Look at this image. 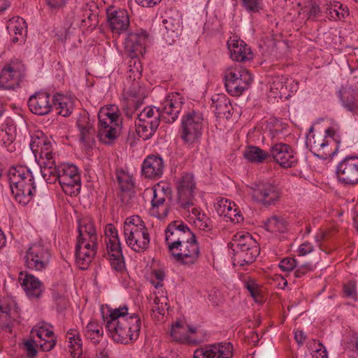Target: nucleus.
<instances>
[{
	"mask_svg": "<svg viewBox=\"0 0 358 358\" xmlns=\"http://www.w3.org/2000/svg\"><path fill=\"white\" fill-rule=\"evenodd\" d=\"M127 306L108 308L102 311V317L109 336L117 343L127 344L136 341L140 334L141 321L136 314H129Z\"/></svg>",
	"mask_w": 358,
	"mask_h": 358,
	"instance_id": "obj_1",
	"label": "nucleus"
},
{
	"mask_svg": "<svg viewBox=\"0 0 358 358\" xmlns=\"http://www.w3.org/2000/svg\"><path fill=\"white\" fill-rule=\"evenodd\" d=\"M12 194L16 201L27 203L36 192L34 178L32 172L26 166L11 167L8 172Z\"/></svg>",
	"mask_w": 358,
	"mask_h": 358,
	"instance_id": "obj_2",
	"label": "nucleus"
},
{
	"mask_svg": "<svg viewBox=\"0 0 358 358\" xmlns=\"http://www.w3.org/2000/svg\"><path fill=\"white\" fill-rule=\"evenodd\" d=\"M231 245L234 266H243L252 264L259 254V245L249 233H236Z\"/></svg>",
	"mask_w": 358,
	"mask_h": 358,
	"instance_id": "obj_3",
	"label": "nucleus"
},
{
	"mask_svg": "<svg viewBox=\"0 0 358 358\" xmlns=\"http://www.w3.org/2000/svg\"><path fill=\"white\" fill-rule=\"evenodd\" d=\"M126 243L134 251L143 252L148 248L150 235L148 229L139 216L126 219L124 224Z\"/></svg>",
	"mask_w": 358,
	"mask_h": 358,
	"instance_id": "obj_4",
	"label": "nucleus"
},
{
	"mask_svg": "<svg viewBox=\"0 0 358 358\" xmlns=\"http://www.w3.org/2000/svg\"><path fill=\"white\" fill-rule=\"evenodd\" d=\"M148 36L145 33H131L126 39V48L130 52L131 59L129 62V78L136 80L141 76L142 66L137 59L139 55H143L145 52V45Z\"/></svg>",
	"mask_w": 358,
	"mask_h": 358,
	"instance_id": "obj_5",
	"label": "nucleus"
},
{
	"mask_svg": "<svg viewBox=\"0 0 358 358\" xmlns=\"http://www.w3.org/2000/svg\"><path fill=\"white\" fill-rule=\"evenodd\" d=\"M105 233L106 236V252L104 253L103 257L110 261L114 270L123 272L125 269V262L117 231L112 224H108L106 228Z\"/></svg>",
	"mask_w": 358,
	"mask_h": 358,
	"instance_id": "obj_6",
	"label": "nucleus"
},
{
	"mask_svg": "<svg viewBox=\"0 0 358 358\" xmlns=\"http://www.w3.org/2000/svg\"><path fill=\"white\" fill-rule=\"evenodd\" d=\"M203 120L202 114L194 110L183 115L180 136L185 144L194 145L199 141L202 134Z\"/></svg>",
	"mask_w": 358,
	"mask_h": 358,
	"instance_id": "obj_7",
	"label": "nucleus"
},
{
	"mask_svg": "<svg viewBox=\"0 0 358 358\" xmlns=\"http://www.w3.org/2000/svg\"><path fill=\"white\" fill-rule=\"evenodd\" d=\"M313 127L310 128V133L306 138V144L315 156L326 160L331 159L337 154V148H334L332 140L328 134H315Z\"/></svg>",
	"mask_w": 358,
	"mask_h": 358,
	"instance_id": "obj_8",
	"label": "nucleus"
},
{
	"mask_svg": "<svg viewBox=\"0 0 358 358\" xmlns=\"http://www.w3.org/2000/svg\"><path fill=\"white\" fill-rule=\"evenodd\" d=\"M50 251L41 241L31 244L24 255L27 268L36 271L45 270L50 259Z\"/></svg>",
	"mask_w": 358,
	"mask_h": 358,
	"instance_id": "obj_9",
	"label": "nucleus"
},
{
	"mask_svg": "<svg viewBox=\"0 0 358 358\" xmlns=\"http://www.w3.org/2000/svg\"><path fill=\"white\" fill-rule=\"evenodd\" d=\"M165 234V241L171 254L195 236L187 225L181 221H173L170 223Z\"/></svg>",
	"mask_w": 358,
	"mask_h": 358,
	"instance_id": "obj_10",
	"label": "nucleus"
},
{
	"mask_svg": "<svg viewBox=\"0 0 358 358\" xmlns=\"http://www.w3.org/2000/svg\"><path fill=\"white\" fill-rule=\"evenodd\" d=\"M63 191L67 195L75 196L80 191V177L77 167L73 164L59 165L58 179Z\"/></svg>",
	"mask_w": 358,
	"mask_h": 358,
	"instance_id": "obj_11",
	"label": "nucleus"
},
{
	"mask_svg": "<svg viewBox=\"0 0 358 358\" xmlns=\"http://www.w3.org/2000/svg\"><path fill=\"white\" fill-rule=\"evenodd\" d=\"M25 75L26 68L21 61H10L0 73V86L6 90L14 89L20 85Z\"/></svg>",
	"mask_w": 358,
	"mask_h": 358,
	"instance_id": "obj_12",
	"label": "nucleus"
},
{
	"mask_svg": "<svg viewBox=\"0 0 358 358\" xmlns=\"http://www.w3.org/2000/svg\"><path fill=\"white\" fill-rule=\"evenodd\" d=\"M336 174L338 180L345 185L358 184V156L349 155L337 165Z\"/></svg>",
	"mask_w": 358,
	"mask_h": 358,
	"instance_id": "obj_13",
	"label": "nucleus"
},
{
	"mask_svg": "<svg viewBox=\"0 0 358 358\" xmlns=\"http://www.w3.org/2000/svg\"><path fill=\"white\" fill-rule=\"evenodd\" d=\"M251 189L252 198L264 206L273 205L280 197L278 187L270 182L255 184Z\"/></svg>",
	"mask_w": 358,
	"mask_h": 358,
	"instance_id": "obj_14",
	"label": "nucleus"
},
{
	"mask_svg": "<svg viewBox=\"0 0 358 358\" xmlns=\"http://www.w3.org/2000/svg\"><path fill=\"white\" fill-rule=\"evenodd\" d=\"M269 155L270 159H273L284 169L293 167L298 162L295 152L291 146L283 143L272 144L270 148Z\"/></svg>",
	"mask_w": 358,
	"mask_h": 358,
	"instance_id": "obj_15",
	"label": "nucleus"
},
{
	"mask_svg": "<svg viewBox=\"0 0 358 358\" xmlns=\"http://www.w3.org/2000/svg\"><path fill=\"white\" fill-rule=\"evenodd\" d=\"M196 188L193 175L184 173L178 182V196L180 206L185 209L193 205L194 192Z\"/></svg>",
	"mask_w": 358,
	"mask_h": 358,
	"instance_id": "obj_16",
	"label": "nucleus"
},
{
	"mask_svg": "<svg viewBox=\"0 0 358 358\" xmlns=\"http://www.w3.org/2000/svg\"><path fill=\"white\" fill-rule=\"evenodd\" d=\"M234 347L231 343H220L194 351V358H233Z\"/></svg>",
	"mask_w": 358,
	"mask_h": 358,
	"instance_id": "obj_17",
	"label": "nucleus"
},
{
	"mask_svg": "<svg viewBox=\"0 0 358 358\" xmlns=\"http://www.w3.org/2000/svg\"><path fill=\"white\" fill-rule=\"evenodd\" d=\"M175 259L185 265H192L195 264L200 255V249L196 240V236L182 245L178 250L171 253Z\"/></svg>",
	"mask_w": 358,
	"mask_h": 358,
	"instance_id": "obj_18",
	"label": "nucleus"
},
{
	"mask_svg": "<svg viewBox=\"0 0 358 358\" xmlns=\"http://www.w3.org/2000/svg\"><path fill=\"white\" fill-rule=\"evenodd\" d=\"M106 14L109 27L113 33L120 34L128 30L130 20L127 10L110 6Z\"/></svg>",
	"mask_w": 358,
	"mask_h": 358,
	"instance_id": "obj_19",
	"label": "nucleus"
},
{
	"mask_svg": "<svg viewBox=\"0 0 358 358\" xmlns=\"http://www.w3.org/2000/svg\"><path fill=\"white\" fill-rule=\"evenodd\" d=\"M171 196V190L166 186L153 189V198L152 199V208L150 213L152 215L162 220L166 217L169 213V207L165 203L166 199H170Z\"/></svg>",
	"mask_w": 358,
	"mask_h": 358,
	"instance_id": "obj_20",
	"label": "nucleus"
},
{
	"mask_svg": "<svg viewBox=\"0 0 358 358\" xmlns=\"http://www.w3.org/2000/svg\"><path fill=\"white\" fill-rule=\"evenodd\" d=\"M183 104L182 98L178 93L169 94L159 109L160 116L167 122H173L178 118Z\"/></svg>",
	"mask_w": 358,
	"mask_h": 358,
	"instance_id": "obj_21",
	"label": "nucleus"
},
{
	"mask_svg": "<svg viewBox=\"0 0 358 358\" xmlns=\"http://www.w3.org/2000/svg\"><path fill=\"white\" fill-rule=\"evenodd\" d=\"M41 135V136H32L30 143V148L35 156L36 161L39 163L42 161L54 160L50 141L43 133Z\"/></svg>",
	"mask_w": 358,
	"mask_h": 358,
	"instance_id": "obj_22",
	"label": "nucleus"
},
{
	"mask_svg": "<svg viewBox=\"0 0 358 358\" xmlns=\"http://www.w3.org/2000/svg\"><path fill=\"white\" fill-rule=\"evenodd\" d=\"M27 105L32 113L45 115L52 111L53 102L48 93L37 92L29 98Z\"/></svg>",
	"mask_w": 358,
	"mask_h": 358,
	"instance_id": "obj_23",
	"label": "nucleus"
},
{
	"mask_svg": "<svg viewBox=\"0 0 358 358\" xmlns=\"http://www.w3.org/2000/svg\"><path fill=\"white\" fill-rule=\"evenodd\" d=\"M97 250V241L95 243L80 242L76 246V262L81 269L87 268L93 259Z\"/></svg>",
	"mask_w": 358,
	"mask_h": 358,
	"instance_id": "obj_24",
	"label": "nucleus"
},
{
	"mask_svg": "<svg viewBox=\"0 0 358 358\" xmlns=\"http://www.w3.org/2000/svg\"><path fill=\"white\" fill-rule=\"evenodd\" d=\"M18 280L29 298L38 299L44 291L43 284L32 274L20 272Z\"/></svg>",
	"mask_w": 358,
	"mask_h": 358,
	"instance_id": "obj_25",
	"label": "nucleus"
},
{
	"mask_svg": "<svg viewBox=\"0 0 358 358\" xmlns=\"http://www.w3.org/2000/svg\"><path fill=\"white\" fill-rule=\"evenodd\" d=\"M116 178L121 190L120 194L121 201L127 205L130 203L131 199L135 196L133 177L128 173L120 170L116 173Z\"/></svg>",
	"mask_w": 358,
	"mask_h": 358,
	"instance_id": "obj_26",
	"label": "nucleus"
},
{
	"mask_svg": "<svg viewBox=\"0 0 358 358\" xmlns=\"http://www.w3.org/2000/svg\"><path fill=\"white\" fill-rule=\"evenodd\" d=\"M230 57L234 61L246 62L252 59L253 54L243 41L231 38L227 41Z\"/></svg>",
	"mask_w": 358,
	"mask_h": 358,
	"instance_id": "obj_27",
	"label": "nucleus"
},
{
	"mask_svg": "<svg viewBox=\"0 0 358 358\" xmlns=\"http://www.w3.org/2000/svg\"><path fill=\"white\" fill-rule=\"evenodd\" d=\"M164 161L157 155H149L143 162L142 174L148 178L158 179L163 174Z\"/></svg>",
	"mask_w": 358,
	"mask_h": 358,
	"instance_id": "obj_28",
	"label": "nucleus"
},
{
	"mask_svg": "<svg viewBox=\"0 0 358 358\" xmlns=\"http://www.w3.org/2000/svg\"><path fill=\"white\" fill-rule=\"evenodd\" d=\"M342 106L353 113L358 112V91L351 86H342L337 92Z\"/></svg>",
	"mask_w": 358,
	"mask_h": 358,
	"instance_id": "obj_29",
	"label": "nucleus"
},
{
	"mask_svg": "<svg viewBox=\"0 0 358 358\" xmlns=\"http://www.w3.org/2000/svg\"><path fill=\"white\" fill-rule=\"evenodd\" d=\"M120 128L118 124L110 125L106 121L101 120L99 124L98 137L105 144H110L117 138Z\"/></svg>",
	"mask_w": 358,
	"mask_h": 358,
	"instance_id": "obj_30",
	"label": "nucleus"
},
{
	"mask_svg": "<svg viewBox=\"0 0 358 358\" xmlns=\"http://www.w3.org/2000/svg\"><path fill=\"white\" fill-rule=\"evenodd\" d=\"M19 317L17 309L11 310L6 302L0 303V328L11 331L13 322Z\"/></svg>",
	"mask_w": 358,
	"mask_h": 358,
	"instance_id": "obj_31",
	"label": "nucleus"
},
{
	"mask_svg": "<svg viewBox=\"0 0 358 358\" xmlns=\"http://www.w3.org/2000/svg\"><path fill=\"white\" fill-rule=\"evenodd\" d=\"M243 78L234 82L229 81L225 83V87L228 93L232 96H239L250 85L252 78L249 72H242Z\"/></svg>",
	"mask_w": 358,
	"mask_h": 358,
	"instance_id": "obj_32",
	"label": "nucleus"
},
{
	"mask_svg": "<svg viewBox=\"0 0 358 358\" xmlns=\"http://www.w3.org/2000/svg\"><path fill=\"white\" fill-rule=\"evenodd\" d=\"M52 102L58 114L64 117L69 116L74 109V101L66 96L57 94L54 96Z\"/></svg>",
	"mask_w": 358,
	"mask_h": 358,
	"instance_id": "obj_33",
	"label": "nucleus"
},
{
	"mask_svg": "<svg viewBox=\"0 0 358 358\" xmlns=\"http://www.w3.org/2000/svg\"><path fill=\"white\" fill-rule=\"evenodd\" d=\"M212 107L217 116H225L229 117L231 115L232 109L229 99L224 94H215L212 98Z\"/></svg>",
	"mask_w": 358,
	"mask_h": 358,
	"instance_id": "obj_34",
	"label": "nucleus"
},
{
	"mask_svg": "<svg viewBox=\"0 0 358 358\" xmlns=\"http://www.w3.org/2000/svg\"><path fill=\"white\" fill-rule=\"evenodd\" d=\"M160 112L159 109H157L155 107H146L145 108L140 114L138 115V119L136 120L144 123L147 125H150L157 129L159 125L160 121Z\"/></svg>",
	"mask_w": 358,
	"mask_h": 358,
	"instance_id": "obj_35",
	"label": "nucleus"
},
{
	"mask_svg": "<svg viewBox=\"0 0 358 358\" xmlns=\"http://www.w3.org/2000/svg\"><path fill=\"white\" fill-rule=\"evenodd\" d=\"M25 24V21L20 17H13L9 20L7 28L13 31L15 34L13 38V43H22L25 41L27 31Z\"/></svg>",
	"mask_w": 358,
	"mask_h": 358,
	"instance_id": "obj_36",
	"label": "nucleus"
},
{
	"mask_svg": "<svg viewBox=\"0 0 358 358\" xmlns=\"http://www.w3.org/2000/svg\"><path fill=\"white\" fill-rule=\"evenodd\" d=\"M41 173L47 183L54 184L58 179L59 166H56L55 160L42 161L38 163Z\"/></svg>",
	"mask_w": 358,
	"mask_h": 358,
	"instance_id": "obj_37",
	"label": "nucleus"
},
{
	"mask_svg": "<svg viewBox=\"0 0 358 358\" xmlns=\"http://www.w3.org/2000/svg\"><path fill=\"white\" fill-rule=\"evenodd\" d=\"M80 129V141L85 145L90 146L94 140L95 129L89 122L88 118L83 117L77 122Z\"/></svg>",
	"mask_w": 358,
	"mask_h": 358,
	"instance_id": "obj_38",
	"label": "nucleus"
},
{
	"mask_svg": "<svg viewBox=\"0 0 358 358\" xmlns=\"http://www.w3.org/2000/svg\"><path fill=\"white\" fill-rule=\"evenodd\" d=\"M243 155L248 161L256 164H262L270 159L269 152L253 145L248 146Z\"/></svg>",
	"mask_w": 358,
	"mask_h": 358,
	"instance_id": "obj_39",
	"label": "nucleus"
},
{
	"mask_svg": "<svg viewBox=\"0 0 358 358\" xmlns=\"http://www.w3.org/2000/svg\"><path fill=\"white\" fill-rule=\"evenodd\" d=\"M70 345V352L73 358H79L83 353L81 339L78 332L75 329H70L66 334Z\"/></svg>",
	"mask_w": 358,
	"mask_h": 358,
	"instance_id": "obj_40",
	"label": "nucleus"
},
{
	"mask_svg": "<svg viewBox=\"0 0 358 358\" xmlns=\"http://www.w3.org/2000/svg\"><path fill=\"white\" fill-rule=\"evenodd\" d=\"M265 229L271 233H283L287 229V225L285 220L276 215L268 218L264 224Z\"/></svg>",
	"mask_w": 358,
	"mask_h": 358,
	"instance_id": "obj_41",
	"label": "nucleus"
},
{
	"mask_svg": "<svg viewBox=\"0 0 358 358\" xmlns=\"http://www.w3.org/2000/svg\"><path fill=\"white\" fill-rule=\"evenodd\" d=\"M288 78L285 76H275L272 78L271 83V91L280 96L285 95L287 92V83Z\"/></svg>",
	"mask_w": 358,
	"mask_h": 358,
	"instance_id": "obj_42",
	"label": "nucleus"
},
{
	"mask_svg": "<svg viewBox=\"0 0 358 358\" xmlns=\"http://www.w3.org/2000/svg\"><path fill=\"white\" fill-rule=\"evenodd\" d=\"M78 231L80 236L85 234L90 236V238L97 236L94 222L88 217L83 218L79 221Z\"/></svg>",
	"mask_w": 358,
	"mask_h": 358,
	"instance_id": "obj_43",
	"label": "nucleus"
},
{
	"mask_svg": "<svg viewBox=\"0 0 358 358\" xmlns=\"http://www.w3.org/2000/svg\"><path fill=\"white\" fill-rule=\"evenodd\" d=\"M103 335L102 328L95 322H90L86 327L85 336L94 344L97 343Z\"/></svg>",
	"mask_w": 358,
	"mask_h": 358,
	"instance_id": "obj_44",
	"label": "nucleus"
},
{
	"mask_svg": "<svg viewBox=\"0 0 358 358\" xmlns=\"http://www.w3.org/2000/svg\"><path fill=\"white\" fill-rule=\"evenodd\" d=\"M245 287L257 303H262L264 295L261 287L254 280L250 279L245 284Z\"/></svg>",
	"mask_w": 358,
	"mask_h": 358,
	"instance_id": "obj_45",
	"label": "nucleus"
},
{
	"mask_svg": "<svg viewBox=\"0 0 358 358\" xmlns=\"http://www.w3.org/2000/svg\"><path fill=\"white\" fill-rule=\"evenodd\" d=\"M99 23V16L93 13L90 8L84 10L83 18L81 20V26L87 28H94Z\"/></svg>",
	"mask_w": 358,
	"mask_h": 358,
	"instance_id": "obj_46",
	"label": "nucleus"
},
{
	"mask_svg": "<svg viewBox=\"0 0 358 358\" xmlns=\"http://www.w3.org/2000/svg\"><path fill=\"white\" fill-rule=\"evenodd\" d=\"M135 127L137 135L143 140L150 138L157 131V129L152 127V126L150 127V125H147L138 120L135 121Z\"/></svg>",
	"mask_w": 358,
	"mask_h": 358,
	"instance_id": "obj_47",
	"label": "nucleus"
},
{
	"mask_svg": "<svg viewBox=\"0 0 358 358\" xmlns=\"http://www.w3.org/2000/svg\"><path fill=\"white\" fill-rule=\"evenodd\" d=\"M242 72L249 71L245 69H242L241 67H229L225 71V83H229V81L234 82L235 80H238L243 78V73Z\"/></svg>",
	"mask_w": 358,
	"mask_h": 358,
	"instance_id": "obj_48",
	"label": "nucleus"
},
{
	"mask_svg": "<svg viewBox=\"0 0 358 358\" xmlns=\"http://www.w3.org/2000/svg\"><path fill=\"white\" fill-rule=\"evenodd\" d=\"M217 211L218 214L229 218L230 220L234 223H240L243 220L241 212L236 208V206L229 210V211H225L220 208L217 209Z\"/></svg>",
	"mask_w": 358,
	"mask_h": 358,
	"instance_id": "obj_49",
	"label": "nucleus"
},
{
	"mask_svg": "<svg viewBox=\"0 0 358 358\" xmlns=\"http://www.w3.org/2000/svg\"><path fill=\"white\" fill-rule=\"evenodd\" d=\"M243 7L250 13H258L263 8L262 0H241Z\"/></svg>",
	"mask_w": 358,
	"mask_h": 358,
	"instance_id": "obj_50",
	"label": "nucleus"
},
{
	"mask_svg": "<svg viewBox=\"0 0 358 358\" xmlns=\"http://www.w3.org/2000/svg\"><path fill=\"white\" fill-rule=\"evenodd\" d=\"M194 224L199 230L205 231H209L212 229L213 224L212 222L208 217L203 214L201 216H199L194 221Z\"/></svg>",
	"mask_w": 358,
	"mask_h": 358,
	"instance_id": "obj_51",
	"label": "nucleus"
},
{
	"mask_svg": "<svg viewBox=\"0 0 358 358\" xmlns=\"http://www.w3.org/2000/svg\"><path fill=\"white\" fill-rule=\"evenodd\" d=\"M185 329L179 322H176L173 326L171 331V335L175 341L180 343H184L188 340L187 336L181 334V329Z\"/></svg>",
	"mask_w": 358,
	"mask_h": 358,
	"instance_id": "obj_52",
	"label": "nucleus"
},
{
	"mask_svg": "<svg viewBox=\"0 0 358 358\" xmlns=\"http://www.w3.org/2000/svg\"><path fill=\"white\" fill-rule=\"evenodd\" d=\"M31 334L32 335V337H34V335L40 338V340H45V338H53L54 333L52 331H50L48 329H46L44 327H40L38 328L34 327L32 329Z\"/></svg>",
	"mask_w": 358,
	"mask_h": 358,
	"instance_id": "obj_53",
	"label": "nucleus"
},
{
	"mask_svg": "<svg viewBox=\"0 0 358 358\" xmlns=\"http://www.w3.org/2000/svg\"><path fill=\"white\" fill-rule=\"evenodd\" d=\"M166 301V299H163L162 300L160 298L156 296L154 299L155 306L152 308V311L164 315L165 314V310H168V305Z\"/></svg>",
	"mask_w": 358,
	"mask_h": 358,
	"instance_id": "obj_54",
	"label": "nucleus"
},
{
	"mask_svg": "<svg viewBox=\"0 0 358 358\" xmlns=\"http://www.w3.org/2000/svg\"><path fill=\"white\" fill-rule=\"evenodd\" d=\"M343 293L345 296L351 298L355 301L357 299L356 283L353 281H349L343 285Z\"/></svg>",
	"mask_w": 358,
	"mask_h": 358,
	"instance_id": "obj_55",
	"label": "nucleus"
},
{
	"mask_svg": "<svg viewBox=\"0 0 358 358\" xmlns=\"http://www.w3.org/2000/svg\"><path fill=\"white\" fill-rule=\"evenodd\" d=\"M163 24H164L168 33L170 32L178 34L180 31V24L179 21H176L172 18L164 19L163 20Z\"/></svg>",
	"mask_w": 358,
	"mask_h": 358,
	"instance_id": "obj_56",
	"label": "nucleus"
},
{
	"mask_svg": "<svg viewBox=\"0 0 358 358\" xmlns=\"http://www.w3.org/2000/svg\"><path fill=\"white\" fill-rule=\"evenodd\" d=\"M296 266V261L292 257H286L282 259L280 264L279 267L285 272L292 271Z\"/></svg>",
	"mask_w": 358,
	"mask_h": 358,
	"instance_id": "obj_57",
	"label": "nucleus"
},
{
	"mask_svg": "<svg viewBox=\"0 0 358 358\" xmlns=\"http://www.w3.org/2000/svg\"><path fill=\"white\" fill-rule=\"evenodd\" d=\"M99 122L101 120L106 121L108 124L115 125V124H118L119 120V115L117 113H110L107 112L106 113H101V115H99Z\"/></svg>",
	"mask_w": 358,
	"mask_h": 358,
	"instance_id": "obj_58",
	"label": "nucleus"
},
{
	"mask_svg": "<svg viewBox=\"0 0 358 358\" xmlns=\"http://www.w3.org/2000/svg\"><path fill=\"white\" fill-rule=\"evenodd\" d=\"M34 343L35 341L33 339L26 341L23 343L27 355L29 358H34L37 355V350L35 348Z\"/></svg>",
	"mask_w": 358,
	"mask_h": 358,
	"instance_id": "obj_59",
	"label": "nucleus"
},
{
	"mask_svg": "<svg viewBox=\"0 0 358 358\" xmlns=\"http://www.w3.org/2000/svg\"><path fill=\"white\" fill-rule=\"evenodd\" d=\"M325 134H328V136L332 140L334 143V148H337V152L338 151L340 145L341 143V137L339 134H338L335 130L331 128H328L325 131Z\"/></svg>",
	"mask_w": 358,
	"mask_h": 358,
	"instance_id": "obj_60",
	"label": "nucleus"
},
{
	"mask_svg": "<svg viewBox=\"0 0 358 358\" xmlns=\"http://www.w3.org/2000/svg\"><path fill=\"white\" fill-rule=\"evenodd\" d=\"M313 270V266L311 264L306 263L299 266L294 273L296 278H301Z\"/></svg>",
	"mask_w": 358,
	"mask_h": 358,
	"instance_id": "obj_61",
	"label": "nucleus"
},
{
	"mask_svg": "<svg viewBox=\"0 0 358 358\" xmlns=\"http://www.w3.org/2000/svg\"><path fill=\"white\" fill-rule=\"evenodd\" d=\"M56 344V339L54 338H47L45 340L40 341V348L44 352H48L51 350Z\"/></svg>",
	"mask_w": 358,
	"mask_h": 358,
	"instance_id": "obj_62",
	"label": "nucleus"
},
{
	"mask_svg": "<svg viewBox=\"0 0 358 358\" xmlns=\"http://www.w3.org/2000/svg\"><path fill=\"white\" fill-rule=\"evenodd\" d=\"M313 250V246L308 241L301 243L298 248V252L301 256L306 255L311 252Z\"/></svg>",
	"mask_w": 358,
	"mask_h": 358,
	"instance_id": "obj_63",
	"label": "nucleus"
},
{
	"mask_svg": "<svg viewBox=\"0 0 358 358\" xmlns=\"http://www.w3.org/2000/svg\"><path fill=\"white\" fill-rule=\"evenodd\" d=\"M234 207H236V204L234 203H232L227 199H222L218 202L217 209L220 208L225 211H229V210H231Z\"/></svg>",
	"mask_w": 358,
	"mask_h": 358,
	"instance_id": "obj_64",
	"label": "nucleus"
}]
</instances>
